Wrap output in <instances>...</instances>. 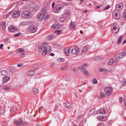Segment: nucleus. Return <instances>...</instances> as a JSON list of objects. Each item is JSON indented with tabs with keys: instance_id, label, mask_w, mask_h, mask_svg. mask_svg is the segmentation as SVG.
<instances>
[{
	"instance_id": "6ab92c4d",
	"label": "nucleus",
	"mask_w": 126,
	"mask_h": 126,
	"mask_svg": "<svg viewBox=\"0 0 126 126\" xmlns=\"http://www.w3.org/2000/svg\"><path fill=\"white\" fill-rule=\"evenodd\" d=\"M21 122V125H23L25 126H28L30 125V123L24 121L22 119V120L20 121Z\"/></svg>"
},
{
	"instance_id": "49530a36",
	"label": "nucleus",
	"mask_w": 126,
	"mask_h": 126,
	"mask_svg": "<svg viewBox=\"0 0 126 126\" xmlns=\"http://www.w3.org/2000/svg\"><path fill=\"white\" fill-rule=\"evenodd\" d=\"M110 70L108 69H104V73L105 74L107 73H108L110 72Z\"/></svg>"
},
{
	"instance_id": "b1692460",
	"label": "nucleus",
	"mask_w": 126,
	"mask_h": 126,
	"mask_svg": "<svg viewBox=\"0 0 126 126\" xmlns=\"http://www.w3.org/2000/svg\"><path fill=\"white\" fill-rule=\"evenodd\" d=\"M124 37V35H122L119 37V38L118 41V43H119L118 45L120 44L122 42V39Z\"/></svg>"
},
{
	"instance_id": "338daca9",
	"label": "nucleus",
	"mask_w": 126,
	"mask_h": 126,
	"mask_svg": "<svg viewBox=\"0 0 126 126\" xmlns=\"http://www.w3.org/2000/svg\"><path fill=\"white\" fill-rule=\"evenodd\" d=\"M119 101L121 103L122 101V97H120L119 98Z\"/></svg>"
},
{
	"instance_id": "473e14b6",
	"label": "nucleus",
	"mask_w": 126,
	"mask_h": 126,
	"mask_svg": "<svg viewBox=\"0 0 126 126\" xmlns=\"http://www.w3.org/2000/svg\"><path fill=\"white\" fill-rule=\"evenodd\" d=\"M29 23V22L28 21H23L21 22L20 24L21 25H28Z\"/></svg>"
},
{
	"instance_id": "bf43d9fd",
	"label": "nucleus",
	"mask_w": 126,
	"mask_h": 126,
	"mask_svg": "<svg viewBox=\"0 0 126 126\" xmlns=\"http://www.w3.org/2000/svg\"><path fill=\"white\" fill-rule=\"evenodd\" d=\"M20 34V33H17L14 35V36L16 37L18 36Z\"/></svg>"
},
{
	"instance_id": "c85d7f7f",
	"label": "nucleus",
	"mask_w": 126,
	"mask_h": 126,
	"mask_svg": "<svg viewBox=\"0 0 126 126\" xmlns=\"http://www.w3.org/2000/svg\"><path fill=\"white\" fill-rule=\"evenodd\" d=\"M32 90L33 92V93L34 94L36 95L39 93V91L38 89L36 88H33L32 89Z\"/></svg>"
},
{
	"instance_id": "69168bd1",
	"label": "nucleus",
	"mask_w": 126,
	"mask_h": 126,
	"mask_svg": "<svg viewBox=\"0 0 126 126\" xmlns=\"http://www.w3.org/2000/svg\"><path fill=\"white\" fill-rule=\"evenodd\" d=\"M55 3L54 2H53L52 3V8H53L54 6V5H55Z\"/></svg>"
},
{
	"instance_id": "4468645a",
	"label": "nucleus",
	"mask_w": 126,
	"mask_h": 126,
	"mask_svg": "<svg viewBox=\"0 0 126 126\" xmlns=\"http://www.w3.org/2000/svg\"><path fill=\"white\" fill-rule=\"evenodd\" d=\"M105 94L107 96H109L110 94V87L106 88L104 90Z\"/></svg>"
},
{
	"instance_id": "13d9d810",
	"label": "nucleus",
	"mask_w": 126,
	"mask_h": 126,
	"mask_svg": "<svg viewBox=\"0 0 126 126\" xmlns=\"http://www.w3.org/2000/svg\"><path fill=\"white\" fill-rule=\"evenodd\" d=\"M47 50L48 51H49L50 50H51V47L49 46H47Z\"/></svg>"
},
{
	"instance_id": "7c9ffc66",
	"label": "nucleus",
	"mask_w": 126,
	"mask_h": 126,
	"mask_svg": "<svg viewBox=\"0 0 126 126\" xmlns=\"http://www.w3.org/2000/svg\"><path fill=\"white\" fill-rule=\"evenodd\" d=\"M65 106L67 108H69L71 107V105L70 103L68 102H66L64 104Z\"/></svg>"
},
{
	"instance_id": "412c9836",
	"label": "nucleus",
	"mask_w": 126,
	"mask_h": 126,
	"mask_svg": "<svg viewBox=\"0 0 126 126\" xmlns=\"http://www.w3.org/2000/svg\"><path fill=\"white\" fill-rule=\"evenodd\" d=\"M87 66V65L85 63H84L83 65L80 66L79 67V69L80 70H83Z\"/></svg>"
},
{
	"instance_id": "bb28decb",
	"label": "nucleus",
	"mask_w": 126,
	"mask_h": 126,
	"mask_svg": "<svg viewBox=\"0 0 126 126\" xmlns=\"http://www.w3.org/2000/svg\"><path fill=\"white\" fill-rule=\"evenodd\" d=\"M95 109L94 108H93L90 110L89 114L90 115H91L93 114L95 112Z\"/></svg>"
},
{
	"instance_id": "ddd939ff",
	"label": "nucleus",
	"mask_w": 126,
	"mask_h": 126,
	"mask_svg": "<svg viewBox=\"0 0 126 126\" xmlns=\"http://www.w3.org/2000/svg\"><path fill=\"white\" fill-rule=\"evenodd\" d=\"M8 29L9 31L11 32H14L17 30L16 28L12 25L8 27Z\"/></svg>"
},
{
	"instance_id": "72a5a7b5",
	"label": "nucleus",
	"mask_w": 126,
	"mask_h": 126,
	"mask_svg": "<svg viewBox=\"0 0 126 126\" xmlns=\"http://www.w3.org/2000/svg\"><path fill=\"white\" fill-rule=\"evenodd\" d=\"M51 27L55 29H58L59 28L58 25L55 24L52 25L51 26Z\"/></svg>"
},
{
	"instance_id": "c756f323",
	"label": "nucleus",
	"mask_w": 126,
	"mask_h": 126,
	"mask_svg": "<svg viewBox=\"0 0 126 126\" xmlns=\"http://www.w3.org/2000/svg\"><path fill=\"white\" fill-rule=\"evenodd\" d=\"M1 125L3 126H10L11 125H8L5 121H2L1 123Z\"/></svg>"
},
{
	"instance_id": "f8f14e48",
	"label": "nucleus",
	"mask_w": 126,
	"mask_h": 126,
	"mask_svg": "<svg viewBox=\"0 0 126 126\" xmlns=\"http://www.w3.org/2000/svg\"><path fill=\"white\" fill-rule=\"evenodd\" d=\"M123 5L122 3L117 4L116 6V10L118 11L121 10L123 7Z\"/></svg>"
},
{
	"instance_id": "cd10ccee",
	"label": "nucleus",
	"mask_w": 126,
	"mask_h": 126,
	"mask_svg": "<svg viewBox=\"0 0 126 126\" xmlns=\"http://www.w3.org/2000/svg\"><path fill=\"white\" fill-rule=\"evenodd\" d=\"M2 89L4 90L8 91L10 90V87L7 86H2Z\"/></svg>"
},
{
	"instance_id": "052dcab7",
	"label": "nucleus",
	"mask_w": 126,
	"mask_h": 126,
	"mask_svg": "<svg viewBox=\"0 0 126 126\" xmlns=\"http://www.w3.org/2000/svg\"><path fill=\"white\" fill-rule=\"evenodd\" d=\"M55 64V63L54 62H53L51 63L50 65V66L51 67H52Z\"/></svg>"
},
{
	"instance_id": "e433bc0d",
	"label": "nucleus",
	"mask_w": 126,
	"mask_h": 126,
	"mask_svg": "<svg viewBox=\"0 0 126 126\" xmlns=\"http://www.w3.org/2000/svg\"><path fill=\"white\" fill-rule=\"evenodd\" d=\"M66 17H65V18L64 17H62L60 18L59 19V21H61V22H63L66 19Z\"/></svg>"
},
{
	"instance_id": "4c0bfd02",
	"label": "nucleus",
	"mask_w": 126,
	"mask_h": 126,
	"mask_svg": "<svg viewBox=\"0 0 126 126\" xmlns=\"http://www.w3.org/2000/svg\"><path fill=\"white\" fill-rule=\"evenodd\" d=\"M81 71H82L83 74H85L86 75H88L89 74L87 70L85 69H84L83 70H81Z\"/></svg>"
},
{
	"instance_id": "423d86ee",
	"label": "nucleus",
	"mask_w": 126,
	"mask_h": 126,
	"mask_svg": "<svg viewBox=\"0 0 126 126\" xmlns=\"http://www.w3.org/2000/svg\"><path fill=\"white\" fill-rule=\"evenodd\" d=\"M21 16L24 18H29L31 16V14L28 11H23L21 14Z\"/></svg>"
},
{
	"instance_id": "7ed1b4c3",
	"label": "nucleus",
	"mask_w": 126,
	"mask_h": 126,
	"mask_svg": "<svg viewBox=\"0 0 126 126\" xmlns=\"http://www.w3.org/2000/svg\"><path fill=\"white\" fill-rule=\"evenodd\" d=\"M29 32L30 33L35 32L37 30L36 26L34 25H32L29 27Z\"/></svg>"
},
{
	"instance_id": "ea45409f",
	"label": "nucleus",
	"mask_w": 126,
	"mask_h": 126,
	"mask_svg": "<svg viewBox=\"0 0 126 126\" xmlns=\"http://www.w3.org/2000/svg\"><path fill=\"white\" fill-rule=\"evenodd\" d=\"M64 60V59L62 58H60L57 59L58 62L59 63L63 62Z\"/></svg>"
},
{
	"instance_id": "20e7f679",
	"label": "nucleus",
	"mask_w": 126,
	"mask_h": 126,
	"mask_svg": "<svg viewBox=\"0 0 126 126\" xmlns=\"http://www.w3.org/2000/svg\"><path fill=\"white\" fill-rule=\"evenodd\" d=\"M111 30L113 33H116L118 32L119 29L116 24L114 23L111 26Z\"/></svg>"
},
{
	"instance_id": "a211bd4d",
	"label": "nucleus",
	"mask_w": 126,
	"mask_h": 126,
	"mask_svg": "<svg viewBox=\"0 0 126 126\" xmlns=\"http://www.w3.org/2000/svg\"><path fill=\"white\" fill-rule=\"evenodd\" d=\"M117 63V62L114 59H111V65H115Z\"/></svg>"
},
{
	"instance_id": "79ce46f5",
	"label": "nucleus",
	"mask_w": 126,
	"mask_h": 126,
	"mask_svg": "<svg viewBox=\"0 0 126 126\" xmlns=\"http://www.w3.org/2000/svg\"><path fill=\"white\" fill-rule=\"evenodd\" d=\"M39 48L40 49V48H41V50L43 51H44V50H46V47L45 46H42V47L41 46H39Z\"/></svg>"
},
{
	"instance_id": "9b49d317",
	"label": "nucleus",
	"mask_w": 126,
	"mask_h": 126,
	"mask_svg": "<svg viewBox=\"0 0 126 126\" xmlns=\"http://www.w3.org/2000/svg\"><path fill=\"white\" fill-rule=\"evenodd\" d=\"M98 120L102 121H104L106 120V117L104 115H99L96 117Z\"/></svg>"
},
{
	"instance_id": "c03bdc74",
	"label": "nucleus",
	"mask_w": 126,
	"mask_h": 126,
	"mask_svg": "<svg viewBox=\"0 0 126 126\" xmlns=\"http://www.w3.org/2000/svg\"><path fill=\"white\" fill-rule=\"evenodd\" d=\"M47 53V50H46L43 51L42 53V55L43 56H45Z\"/></svg>"
},
{
	"instance_id": "f3484780",
	"label": "nucleus",
	"mask_w": 126,
	"mask_h": 126,
	"mask_svg": "<svg viewBox=\"0 0 126 126\" xmlns=\"http://www.w3.org/2000/svg\"><path fill=\"white\" fill-rule=\"evenodd\" d=\"M76 25L74 22H71L69 25V28L70 30L73 29L75 27Z\"/></svg>"
},
{
	"instance_id": "a19ab883",
	"label": "nucleus",
	"mask_w": 126,
	"mask_h": 126,
	"mask_svg": "<svg viewBox=\"0 0 126 126\" xmlns=\"http://www.w3.org/2000/svg\"><path fill=\"white\" fill-rule=\"evenodd\" d=\"M47 11H46V14H44L45 17H44V19H47L50 16V15H46L47 14Z\"/></svg>"
},
{
	"instance_id": "5fc2aeb1",
	"label": "nucleus",
	"mask_w": 126,
	"mask_h": 126,
	"mask_svg": "<svg viewBox=\"0 0 126 126\" xmlns=\"http://www.w3.org/2000/svg\"><path fill=\"white\" fill-rule=\"evenodd\" d=\"M9 38L8 37L6 38L3 40V41H5V43L8 41L9 40Z\"/></svg>"
},
{
	"instance_id": "a878e982",
	"label": "nucleus",
	"mask_w": 126,
	"mask_h": 126,
	"mask_svg": "<svg viewBox=\"0 0 126 126\" xmlns=\"http://www.w3.org/2000/svg\"><path fill=\"white\" fill-rule=\"evenodd\" d=\"M0 26L1 27H4L2 28L3 30H5L6 27V24L4 22H1L0 24Z\"/></svg>"
},
{
	"instance_id": "aec40b11",
	"label": "nucleus",
	"mask_w": 126,
	"mask_h": 126,
	"mask_svg": "<svg viewBox=\"0 0 126 126\" xmlns=\"http://www.w3.org/2000/svg\"><path fill=\"white\" fill-rule=\"evenodd\" d=\"M88 49V48L86 46L84 47L81 50V52L83 54L86 53Z\"/></svg>"
},
{
	"instance_id": "3c124183",
	"label": "nucleus",
	"mask_w": 126,
	"mask_h": 126,
	"mask_svg": "<svg viewBox=\"0 0 126 126\" xmlns=\"http://www.w3.org/2000/svg\"><path fill=\"white\" fill-rule=\"evenodd\" d=\"M92 82L96 84L97 83V81L95 79H94L92 80Z\"/></svg>"
},
{
	"instance_id": "0eeeda50",
	"label": "nucleus",
	"mask_w": 126,
	"mask_h": 126,
	"mask_svg": "<svg viewBox=\"0 0 126 126\" xmlns=\"http://www.w3.org/2000/svg\"><path fill=\"white\" fill-rule=\"evenodd\" d=\"M79 48L77 46H75L72 50V53L73 54H75L76 55H78L79 53Z\"/></svg>"
},
{
	"instance_id": "2f4dec72",
	"label": "nucleus",
	"mask_w": 126,
	"mask_h": 126,
	"mask_svg": "<svg viewBox=\"0 0 126 126\" xmlns=\"http://www.w3.org/2000/svg\"><path fill=\"white\" fill-rule=\"evenodd\" d=\"M103 59V58L99 56H97L94 57V59L95 61H99L102 60Z\"/></svg>"
},
{
	"instance_id": "6e6552de",
	"label": "nucleus",
	"mask_w": 126,
	"mask_h": 126,
	"mask_svg": "<svg viewBox=\"0 0 126 126\" xmlns=\"http://www.w3.org/2000/svg\"><path fill=\"white\" fill-rule=\"evenodd\" d=\"M22 119L21 118H20L18 120L16 119H14L13 120L14 124L17 126H21V122L20 121L22 120Z\"/></svg>"
},
{
	"instance_id": "603ef678",
	"label": "nucleus",
	"mask_w": 126,
	"mask_h": 126,
	"mask_svg": "<svg viewBox=\"0 0 126 126\" xmlns=\"http://www.w3.org/2000/svg\"><path fill=\"white\" fill-rule=\"evenodd\" d=\"M121 54L122 56L123 57L126 55V53L125 52V51H123L122 52L120 53Z\"/></svg>"
},
{
	"instance_id": "9d476101",
	"label": "nucleus",
	"mask_w": 126,
	"mask_h": 126,
	"mask_svg": "<svg viewBox=\"0 0 126 126\" xmlns=\"http://www.w3.org/2000/svg\"><path fill=\"white\" fill-rule=\"evenodd\" d=\"M70 14V12L69 10H66L64 11L63 14L62 15V16L64 17L65 18L69 16Z\"/></svg>"
},
{
	"instance_id": "f257e3e1",
	"label": "nucleus",
	"mask_w": 126,
	"mask_h": 126,
	"mask_svg": "<svg viewBox=\"0 0 126 126\" xmlns=\"http://www.w3.org/2000/svg\"><path fill=\"white\" fill-rule=\"evenodd\" d=\"M46 10L44 9H42L37 16V20L39 21H41L44 19V14H46Z\"/></svg>"
},
{
	"instance_id": "1a4fd4ad",
	"label": "nucleus",
	"mask_w": 126,
	"mask_h": 126,
	"mask_svg": "<svg viewBox=\"0 0 126 126\" xmlns=\"http://www.w3.org/2000/svg\"><path fill=\"white\" fill-rule=\"evenodd\" d=\"M20 13L18 11H15L12 14V16L14 18H17L19 17L20 15Z\"/></svg>"
},
{
	"instance_id": "f03ea898",
	"label": "nucleus",
	"mask_w": 126,
	"mask_h": 126,
	"mask_svg": "<svg viewBox=\"0 0 126 126\" xmlns=\"http://www.w3.org/2000/svg\"><path fill=\"white\" fill-rule=\"evenodd\" d=\"M112 16L115 19H119L120 17V13L117 10L114 11L112 13Z\"/></svg>"
},
{
	"instance_id": "37998d69",
	"label": "nucleus",
	"mask_w": 126,
	"mask_h": 126,
	"mask_svg": "<svg viewBox=\"0 0 126 126\" xmlns=\"http://www.w3.org/2000/svg\"><path fill=\"white\" fill-rule=\"evenodd\" d=\"M52 37V36L51 35H49L47 38V40H51Z\"/></svg>"
},
{
	"instance_id": "a18cd8bd",
	"label": "nucleus",
	"mask_w": 126,
	"mask_h": 126,
	"mask_svg": "<svg viewBox=\"0 0 126 126\" xmlns=\"http://www.w3.org/2000/svg\"><path fill=\"white\" fill-rule=\"evenodd\" d=\"M68 49H66L64 50V52L65 53V55H66L67 56H68L69 55V52H68Z\"/></svg>"
},
{
	"instance_id": "58836bf2",
	"label": "nucleus",
	"mask_w": 126,
	"mask_h": 126,
	"mask_svg": "<svg viewBox=\"0 0 126 126\" xmlns=\"http://www.w3.org/2000/svg\"><path fill=\"white\" fill-rule=\"evenodd\" d=\"M122 16L124 18L126 19V9L124 11Z\"/></svg>"
},
{
	"instance_id": "8fccbe9b",
	"label": "nucleus",
	"mask_w": 126,
	"mask_h": 126,
	"mask_svg": "<svg viewBox=\"0 0 126 126\" xmlns=\"http://www.w3.org/2000/svg\"><path fill=\"white\" fill-rule=\"evenodd\" d=\"M98 126H104V124L103 123L101 122L97 125Z\"/></svg>"
},
{
	"instance_id": "2eb2a0df",
	"label": "nucleus",
	"mask_w": 126,
	"mask_h": 126,
	"mask_svg": "<svg viewBox=\"0 0 126 126\" xmlns=\"http://www.w3.org/2000/svg\"><path fill=\"white\" fill-rule=\"evenodd\" d=\"M10 79V78L7 76H6L2 78V81L3 83H5L7 82Z\"/></svg>"
},
{
	"instance_id": "c9c22d12",
	"label": "nucleus",
	"mask_w": 126,
	"mask_h": 126,
	"mask_svg": "<svg viewBox=\"0 0 126 126\" xmlns=\"http://www.w3.org/2000/svg\"><path fill=\"white\" fill-rule=\"evenodd\" d=\"M1 74L3 75H6L7 74V72L6 70H2L1 72Z\"/></svg>"
},
{
	"instance_id": "4be33fe9",
	"label": "nucleus",
	"mask_w": 126,
	"mask_h": 126,
	"mask_svg": "<svg viewBox=\"0 0 126 126\" xmlns=\"http://www.w3.org/2000/svg\"><path fill=\"white\" fill-rule=\"evenodd\" d=\"M34 74V71L32 70H31L28 72L26 74L27 76H32Z\"/></svg>"
},
{
	"instance_id": "774afa93",
	"label": "nucleus",
	"mask_w": 126,
	"mask_h": 126,
	"mask_svg": "<svg viewBox=\"0 0 126 126\" xmlns=\"http://www.w3.org/2000/svg\"><path fill=\"white\" fill-rule=\"evenodd\" d=\"M123 83L126 85V79H124L123 81Z\"/></svg>"
},
{
	"instance_id": "e2e57ef3",
	"label": "nucleus",
	"mask_w": 126,
	"mask_h": 126,
	"mask_svg": "<svg viewBox=\"0 0 126 126\" xmlns=\"http://www.w3.org/2000/svg\"><path fill=\"white\" fill-rule=\"evenodd\" d=\"M124 101L125 104L126 106V96L125 97V98L124 99Z\"/></svg>"
},
{
	"instance_id": "4d7b16f0",
	"label": "nucleus",
	"mask_w": 126,
	"mask_h": 126,
	"mask_svg": "<svg viewBox=\"0 0 126 126\" xmlns=\"http://www.w3.org/2000/svg\"><path fill=\"white\" fill-rule=\"evenodd\" d=\"M105 96V94L103 93H101V94L100 95V97L101 98H103V97Z\"/></svg>"
},
{
	"instance_id": "39448f33",
	"label": "nucleus",
	"mask_w": 126,
	"mask_h": 126,
	"mask_svg": "<svg viewBox=\"0 0 126 126\" xmlns=\"http://www.w3.org/2000/svg\"><path fill=\"white\" fill-rule=\"evenodd\" d=\"M63 8V5L62 4L59 5H57L54 7L53 11L55 13H59L60 12V10Z\"/></svg>"
},
{
	"instance_id": "5701e85b",
	"label": "nucleus",
	"mask_w": 126,
	"mask_h": 126,
	"mask_svg": "<svg viewBox=\"0 0 126 126\" xmlns=\"http://www.w3.org/2000/svg\"><path fill=\"white\" fill-rule=\"evenodd\" d=\"M123 57L122 56L121 54V53H119L116 56L115 58L118 60H119L121 58H123Z\"/></svg>"
},
{
	"instance_id": "0e129e2a",
	"label": "nucleus",
	"mask_w": 126,
	"mask_h": 126,
	"mask_svg": "<svg viewBox=\"0 0 126 126\" xmlns=\"http://www.w3.org/2000/svg\"><path fill=\"white\" fill-rule=\"evenodd\" d=\"M110 7L109 6V5H108L106 7V8H105L104 9V10H107V9H108L109 8H110Z\"/></svg>"
},
{
	"instance_id": "6e6d98bb",
	"label": "nucleus",
	"mask_w": 126,
	"mask_h": 126,
	"mask_svg": "<svg viewBox=\"0 0 126 126\" xmlns=\"http://www.w3.org/2000/svg\"><path fill=\"white\" fill-rule=\"evenodd\" d=\"M23 65V63H19L17 65V66L19 67H21Z\"/></svg>"
},
{
	"instance_id": "de8ad7c7",
	"label": "nucleus",
	"mask_w": 126,
	"mask_h": 126,
	"mask_svg": "<svg viewBox=\"0 0 126 126\" xmlns=\"http://www.w3.org/2000/svg\"><path fill=\"white\" fill-rule=\"evenodd\" d=\"M72 49L73 48L72 47H70L68 49V52L69 53H72Z\"/></svg>"
},
{
	"instance_id": "680f3d73",
	"label": "nucleus",
	"mask_w": 126,
	"mask_h": 126,
	"mask_svg": "<svg viewBox=\"0 0 126 126\" xmlns=\"http://www.w3.org/2000/svg\"><path fill=\"white\" fill-rule=\"evenodd\" d=\"M25 54L24 52H23V53H21V54L20 55V56L21 57H23L24 56Z\"/></svg>"
},
{
	"instance_id": "393cba45",
	"label": "nucleus",
	"mask_w": 126,
	"mask_h": 126,
	"mask_svg": "<svg viewBox=\"0 0 126 126\" xmlns=\"http://www.w3.org/2000/svg\"><path fill=\"white\" fill-rule=\"evenodd\" d=\"M63 33L62 30H58L54 32V33L56 34H59Z\"/></svg>"
},
{
	"instance_id": "09e8293b",
	"label": "nucleus",
	"mask_w": 126,
	"mask_h": 126,
	"mask_svg": "<svg viewBox=\"0 0 126 126\" xmlns=\"http://www.w3.org/2000/svg\"><path fill=\"white\" fill-rule=\"evenodd\" d=\"M67 66H64L62 67L61 68V69L63 70H65L67 68Z\"/></svg>"
},
{
	"instance_id": "864d4df0",
	"label": "nucleus",
	"mask_w": 126,
	"mask_h": 126,
	"mask_svg": "<svg viewBox=\"0 0 126 126\" xmlns=\"http://www.w3.org/2000/svg\"><path fill=\"white\" fill-rule=\"evenodd\" d=\"M104 69H103L101 68H99L98 69V71L99 72H103Z\"/></svg>"
},
{
	"instance_id": "dca6fc26",
	"label": "nucleus",
	"mask_w": 126,
	"mask_h": 126,
	"mask_svg": "<svg viewBox=\"0 0 126 126\" xmlns=\"http://www.w3.org/2000/svg\"><path fill=\"white\" fill-rule=\"evenodd\" d=\"M106 112L105 110L104 109L101 108L97 111V113L104 114Z\"/></svg>"
},
{
	"instance_id": "f704fd0d",
	"label": "nucleus",
	"mask_w": 126,
	"mask_h": 126,
	"mask_svg": "<svg viewBox=\"0 0 126 126\" xmlns=\"http://www.w3.org/2000/svg\"><path fill=\"white\" fill-rule=\"evenodd\" d=\"M17 51L18 53H22L24 52V50L23 48H19L17 50Z\"/></svg>"
}]
</instances>
